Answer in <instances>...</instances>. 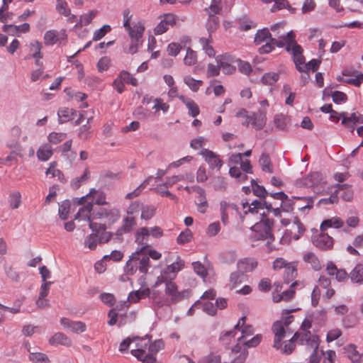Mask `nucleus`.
<instances>
[{
  "label": "nucleus",
  "mask_w": 363,
  "mask_h": 363,
  "mask_svg": "<svg viewBox=\"0 0 363 363\" xmlns=\"http://www.w3.org/2000/svg\"><path fill=\"white\" fill-rule=\"evenodd\" d=\"M237 266L239 270L245 272H252L257 267V261L253 257H245L240 259Z\"/></svg>",
  "instance_id": "4be33fe9"
},
{
  "label": "nucleus",
  "mask_w": 363,
  "mask_h": 363,
  "mask_svg": "<svg viewBox=\"0 0 363 363\" xmlns=\"http://www.w3.org/2000/svg\"><path fill=\"white\" fill-rule=\"evenodd\" d=\"M99 214L101 218H107L112 223L116 221L120 217L119 212L117 209L101 208Z\"/></svg>",
  "instance_id": "a19ab883"
},
{
  "label": "nucleus",
  "mask_w": 363,
  "mask_h": 363,
  "mask_svg": "<svg viewBox=\"0 0 363 363\" xmlns=\"http://www.w3.org/2000/svg\"><path fill=\"white\" fill-rule=\"evenodd\" d=\"M236 253L234 250L225 251L220 255L222 262L228 264L234 263L236 259Z\"/></svg>",
  "instance_id": "4d7b16f0"
},
{
  "label": "nucleus",
  "mask_w": 363,
  "mask_h": 363,
  "mask_svg": "<svg viewBox=\"0 0 363 363\" xmlns=\"http://www.w3.org/2000/svg\"><path fill=\"white\" fill-rule=\"evenodd\" d=\"M287 330L280 321L273 323L272 326V331L274 335L273 347L276 350L281 348V342L286 336Z\"/></svg>",
  "instance_id": "f8f14e48"
},
{
  "label": "nucleus",
  "mask_w": 363,
  "mask_h": 363,
  "mask_svg": "<svg viewBox=\"0 0 363 363\" xmlns=\"http://www.w3.org/2000/svg\"><path fill=\"white\" fill-rule=\"evenodd\" d=\"M262 170L267 173H273V167L270 157L267 153H262L259 160Z\"/></svg>",
  "instance_id": "4c0bfd02"
},
{
  "label": "nucleus",
  "mask_w": 363,
  "mask_h": 363,
  "mask_svg": "<svg viewBox=\"0 0 363 363\" xmlns=\"http://www.w3.org/2000/svg\"><path fill=\"white\" fill-rule=\"evenodd\" d=\"M150 294V290L149 288L133 291L130 292L128 300L131 303H135L139 302L142 298L148 297Z\"/></svg>",
  "instance_id": "c756f323"
},
{
  "label": "nucleus",
  "mask_w": 363,
  "mask_h": 363,
  "mask_svg": "<svg viewBox=\"0 0 363 363\" xmlns=\"http://www.w3.org/2000/svg\"><path fill=\"white\" fill-rule=\"evenodd\" d=\"M251 185L253 194L255 196H258L259 199H266V197L268 196V192L263 186L257 184L255 179L251 180Z\"/></svg>",
  "instance_id": "a18cd8bd"
},
{
  "label": "nucleus",
  "mask_w": 363,
  "mask_h": 363,
  "mask_svg": "<svg viewBox=\"0 0 363 363\" xmlns=\"http://www.w3.org/2000/svg\"><path fill=\"white\" fill-rule=\"evenodd\" d=\"M77 111L72 108L66 107L60 108L57 111L59 123H65L74 119V117L77 115Z\"/></svg>",
  "instance_id": "393cba45"
},
{
  "label": "nucleus",
  "mask_w": 363,
  "mask_h": 363,
  "mask_svg": "<svg viewBox=\"0 0 363 363\" xmlns=\"http://www.w3.org/2000/svg\"><path fill=\"white\" fill-rule=\"evenodd\" d=\"M279 205L283 212L290 213L294 211L295 202L293 201L291 197H289L286 194V198L281 200Z\"/></svg>",
  "instance_id": "6e6d98bb"
},
{
  "label": "nucleus",
  "mask_w": 363,
  "mask_h": 363,
  "mask_svg": "<svg viewBox=\"0 0 363 363\" xmlns=\"http://www.w3.org/2000/svg\"><path fill=\"white\" fill-rule=\"evenodd\" d=\"M204 161L208 164L211 170L220 171L223 165V161L220 155L206 148H203L200 152Z\"/></svg>",
  "instance_id": "423d86ee"
},
{
  "label": "nucleus",
  "mask_w": 363,
  "mask_h": 363,
  "mask_svg": "<svg viewBox=\"0 0 363 363\" xmlns=\"http://www.w3.org/2000/svg\"><path fill=\"white\" fill-rule=\"evenodd\" d=\"M237 65L238 71L243 74L247 76H250L252 72V68L250 62L242 60L241 59H238Z\"/></svg>",
  "instance_id": "603ef678"
},
{
  "label": "nucleus",
  "mask_w": 363,
  "mask_h": 363,
  "mask_svg": "<svg viewBox=\"0 0 363 363\" xmlns=\"http://www.w3.org/2000/svg\"><path fill=\"white\" fill-rule=\"evenodd\" d=\"M245 320H246V317L245 316L241 317L239 319V320L237 323V324L234 326L233 329L228 330V331H225L223 333H221V335L220 336V340L223 344H226L227 345L228 343V342L230 341V340L232 338L235 337V335L237 333V330L240 328V323H242V324H244L245 322Z\"/></svg>",
  "instance_id": "b1692460"
},
{
  "label": "nucleus",
  "mask_w": 363,
  "mask_h": 363,
  "mask_svg": "<svg viewBox=\"0 0 363 363\" xmlns=\"http://www.w3.org/2000/svg\"><path fill=\"white\" fill-rule=\"evenodd\" d=\"M340 116L342 125L351 132L354 130L357 124L363 123V119L357 113L349 114L347 112H342L340 113Z\"/></svg>",
  "instance_id": "ddd939ff"
},
{
  "label": "nucleus",
  "mask_w": 363,
  "mask_h": 363,
  "mask_svg": "<svg viewBox=\"0 0 363 363\" xmlns=\"http://www.w3.org/2000/svg\"><path fill=\"white\" fill-rule=\"evenodd\" d=\"M49 343L50 345H64L70 346L72 344L71 340L62 333H56L50 339Z\"/></svg>",
  "instance_id": "bb28decb"
},
{
  "label": "nucleus",
  "mask_w": 363,
  "mask_h": 363,
  "mask_svg": "<svg viewBox=\"0 0 363 363\" xmlns=\"http://www.w3.org/2000/svg\"><path fill=\"white\" fill-rule=\"evenodd\" d=\"M184 267V262L180 257L177 256L176 261L169 264L164 270V275H167L169 279L172 280L175 278L177 273Z\"/></svg>",
  "instance_id": "dca6fc26"
},
{
  "label": "nucleus",
  "mask_w": 363,
  "mask_h": 363,
  "mask_svg": "<svg viewBox=\"0 0 363 363\" xmlns=\"http://www.w3.org/2000/svg\"><path fill=\"white\" fill-rule=\"evenodd\" d=\"M97 14V11L95 10H91L87 13H84L80 16L79 19L74 25V28H82L83 26H87L94 19V18Z\"/></svg>",
  "instance_id": "e433bc0d"
},
{
  "label": "nucleus",
  "mask_w": 363,
  "mask_h": 363,
  "mask_svg": "<svg viewBox=\"0 0 363 363\" xmlns=\"http://www.w3.org/2000/svg\"><path fill=\"white\" fill-rule=\"evenodd\" d=\"M199 43L202 46L203 50L209 57H213L215 56L216 52L213 46L211 45L212 37L211 38L209 37L208 38H201L199 39Z\"/></svg>",
  "instance_id": "58836bf2"
},
{
  "label": "nucleus",
  "mask_w": 363,
  "mask_h": 363,
  "mask_svg": "<svg viewBox=\"0 0 363 363\" xmlns=\"http://www.w3.org/2000/svg\"><path fill=\"white\" fill-rule=\"evenodd\" d=\"M58 40V32L56 30H48L44 35V43L46 45H53Z\"/></svg>",
  "instance_id": "09e8293b"
},
{
  "label": "nucleus",
  "mask_w": 363,
  "mask_h": 363,
  "mask_svg": "<svg viewBox=\"0 0 363 363\" xmlns=\"http://www.w3.org/2000/svg\"><path fill=\"white\" fill-rule=\"evenodd\" d=\"M67 137L65 133H56L52 132L48 136V140L50 143L57 145L60 142L63 141Z\"/></svg>",
  "instance_id": "052dcab7"
},
{
  "label": "nucleus",
  "mask_w": 363,
  "mask_h": 363,
  "mask_svg": "<svg viewBox=\"0 0 363 363\" xmlns=\"http://www.w3.org/2000/svg\"><path fill=\"white\" fill-rule=\"evenodd\" d=\"M238 21L240 24L239 29L241 31H247L256 27V24L250 21L247 16H243Z\"/></svg>",
  "instance_id": "5fc2aeb1"
},
{
  "label": "nucleus",
  "mask_w": 363,
  "mask_h": 363,
  "mask_svg": "<svg viewBox=\"0 0 363 363\" xmlns=\"http://www.w3.org/2000/svg\"><path fill=\"white\" fill-rule=\"evenodd\" d=\"M156 208L153 206H143L141 204V216L143 220H148L155 215Z\"/></svg>",
  "instance_id": "864d4df0"
},
{
  "label": "nucleus",
  "mask_w": 363,
  "mask_h": 363,
  "mask_svg": "<svg viewBox=\"0 0 363 363\" xmlns=\"http://www.w3.org/2000/svg\"><path fill=\"white\" fill-rule=\"evenodd\" d=\"M164 347V343L162 339L156 340L153 342H149L147 346L148 352L152 354L157 353Z\"/></svg>",
  "instance_id": "774afa93"
},
{
  "label": "nucleus",
  "mask_w": 363,
  "mask_h": 363,
  "mask_svg": "<svg viewBox=\"0 0 363 363\" xmlns=\"http://www.w3.org/2000/svg\"><path fill=\"white\" fill-rule=\"evenodd\" d=\"M9 205L11 208H18L21 203V194L19 191H15L9 195Z\"/></svg>",
  "instance_id": "bf43d9fd"
},
{
  "label": "nucleus",
  "mask_w": 363,
  "mask_h": 363,
  "mask_svg": "<svg viewBox=\"0 0 363 363\" xmlns=\"http://www.w3.org/2000/svg\"><path fill=\"white\" fill-rule=\"evenodd\" d=\"M213 188L216 191L224 192L228 187V182L225 177L221 176L216 177L212 180Z\"/></svg>",
  "instance_id": "79ce46f5"
},
{
  "label": "nucleus",
  "mask_w": 363,
  "mask_h": 363,
  "mask_svg": "<svg viewBox=\"0 0 363 363\" xmlns=\"http://www.w3.org/2000/svg\"><path fill=\"white\" fill-rule=\"evenodd\" d=\"M145 25L142 21H138L133 26L129 27L126 29L130 36V38H142L144 31Z\"/></svg>",
  "instance_id": "c85d7f7f"
},
{
  "label": "nucleus",
  "mask_w": 363,
  "mask_h": 363,
  "mask_svg": "<svg viewBox=\"0 0 363 363\" xmlns=\"http://www.w3.org/2000/svg\"><path fill=\"white\" fill-rule=\"evenodd\" d=\"M303 260L311 264L315 271H319L322 266L318 257L313 252H307L303 257Z\"/></svg>",
  "instance_id": "473e14b6"
},
{
  "label": "nucleus",
  "mask_w": 363,
  "mask_h": 363,
  "mask_svg": "<svg viewBox=\"0 0 363 363\" xmlns=\"http://www.w3.org/2000/svg\"><path fill=\"white\" fill-rule=\"evenodd\" d=\"M60 324L66 329L70 330L75 333H81L86 330V327L84 323L82 321H74L67 318L60 319Z\"/></svg>",
  "instance_id": "2eb2a0df"
},
{
  "label": "nucleus",
  "mask_w": 363,
  "mask_h": 363,
  "mask_svg": "<svg viewBox=\"0 0 363 363\" xmlns=\"http://www.w3.org/2000/svg\"><path fill=\"white\" fill-rule=\"evenodd\" d=\"M30 30V25L28 23H23L21 25L16 26L13 24H5L3 26V31L9 35L19 36L21 33H26Z\"/></svg>",
  "instance_id": "a211bd4d"
},
{
  "label": "nucleus",
  "mask_w": 363,
  "mask_h": 363,
  "mask_svg": "<svg viewBox=\"0 0 363 363\" xmlns=\"http://www.w3.org/2000/svg\"><path fill=\"white\" fill-rule=\"evenodd\" d=\"M193 234L190 229L186 228L182 231L177 238V242L179 245H184L191 241Z\"/></svg>",
  "instance_id": "3c124183"
},
{
  "label": "nucleus",
  "mask_w": 363,
  "mask_h": 363,
  "mask_svg": "<svg viewBox=\"0 0 363 363\" xmlns=\"http://www.w3.org/2000/svg\"><path fill=\"white\" fill-rule=\"evenodd\" d=\"M139 252H134L130 256L129 259L127 261L125 267L124 271L126 274L133 275L134 274L137 270H139L138 267V261L139 260Z\"/></svg>",
  "instance_id": "aec40b11"
},
{
  "label": "nucleus",
  "mask_w": 363,
  "mask_h": 363,
  "mask_svg": "<svg viewBox=\"0 0 363 363\" xmlns=\"http://www.w3.org/2000/svg\"><path fill=\"white\" fill-rule=\"evenodd\" d=\"M179 99L186 106L188 109V113L190 116L196 118L199 115V107L193 99L184 95L179 96Z\"/></svg>",
  "instance_id": "412c9836"
},
{
  "label": "nucleus",
  "mask_w": 363,
  "mask_h": 363,
  "mask_svg": "<svg viewBox=\"0 0 363 363\" xmlns=\"http://www.w3.org/2000/svg\"><path fill=\"white\" fill-rule=\"evenodd\" d=\"M37 157L40 161H48L53 155L52 146L49 143L41 145L37 150Z\"/></svg>",
  "instance_id": "cd10ccee"
},
{
  "label": "nucleus",
  "mask_w": 363,
  "mask_h": 363,
  "mask_svg": "<svg viewBox=\"0 0 363 363\" xmlns=\"http://www.w3.org/2000/svg\"><path fill=\"white\" fill-rule=\"evenodd\" d=\"M292 43V47H290V43H289L285 49L292 55L296 69L299 72H303L306 71V69L303 68V65L306 64L305 57L303 55V50L302 47L296 43V40H294Z\"/></svg>",
  "instance_id": "f03ea898"
},
{
  "label": "nucleus",
  "mask_w": 363,
  "mask_h": 363,
  "mask_svg": "<svg viewBox=\"0 0 363 363\" xmlns=\"http://www.w3.org/2000/svg\"><path fill=\"white\" fill-rule=\"evenodd\" d=\"M184 82L194 92H196L203 84V82L201 80H196L191 76L185 77L184 78Z\"/></svg>",
  "instance_id": "8fccbe9b"
},
{
  "label": "nucleus",
  "mask_w": 363,
  "mask_h": 363,
  "mask_svg": "<svg viewBox=\"0 0 363 363\" xmlns=\"http://www.w3.org/2000/svg\"><path fill=\"white\" fill-rule=\"evenodd\" d=\"M312 242L321 251L330 250L334 245L333 238L325 233H320L317 235L313 236Z\"/></svg>",
  "instance_id": "1a4fd4ad"
},
{
  "label": "nucleus",
  "mask_w": 363,
  "mask_h": 363,
  "mask_svg": "<svg viewBox=\"0 0 363 363\" xmlns=\"http://www.w3.org/2000/svg\"><path fill=\"white\" fill-rule=\"evenodd\" d=\"M271 38L272 34L270 33L269 29L264 28L257 31L254 38V43L255 45H258L263 43L264 42L270 40Z\"/></svg>",
  "instance_id": "72a5a7b5"
},
{
  "label": "nucleus",
  "mask_w": 363,
  "mask_h": 363,
  "mask_svg": "<svg viewBox=\"0 0 363 363\" xmlns=\"http://www.w3.org/2000/svg\"><path fill=\"white\" fill-rule=\"evenodd\" d=\"M90 177V172L89 169L86 167L84 169V174L80 176L75 177L70 182V186L74 189H78L83 184L86 183Z\"/></svg>",
  "instance_id": "f704fd0d"
},
{
  "label": "nucleus",
  "mask_w": 363,
  "mask_h": 363,
  "mask_svg": "<svg viewBox=\"0 0 363 363\" xmlns=\"http://www.w3.org/2000/svg\"><path fill=\"white\" fill-rule=\"evenodd\" d=\"M118 75L122 80H123L124 83L131 84L134 86H137L138 85V79L133 77L128 71L122 70Z\"/></svg>",
  "instance_id": "680f3d73"
},
{
  "label": "nucleus",
  "mask_w": 363,
  "mask_h": 363,
  "mask_svg": "<svg viewBox=\"0 0 363 363\" xmlns=\"http://www.w3.org/2000/svg\"><path fill=\"white\" fill-rule=\"evenodd\" d=\"M150 236L149 228L142 227L137 230L135 234V242L138 245V247L135 252H139V254L147 251L149 247L147 243V238Z\"/></svg>",
  "instance_id": "9b49d317"
},
{
  "label": "nucleus",
  "mask_w": 363,
  "mask_h": 363,
  "mask_svg": "<svg viewBox=\"0 0 363 363\" xmlns=\"http://www.w3.org/2000/svg\"><path fill=\"white\" fill-rule=\"evenodd\" d=\"M138 267L140 272L146 274L150 267V259L147 254V251L143 252L139 255Z\"/></svg>",
  "instance_id": "37998d69"
},
{
  "label": "nucleus",
  "mask_w": 363,
  "mask_h": 363,
  "mask_svg": "<svg viewBox=\"0 0 363 363\" xmlns=\"http://www.w3.org/2000/svg\"><path fill=\"white\" fill-rule=\"evenodd\" d=\"M70 208V203L68 200L62 201L59 205L58 215L62 220H66L68 217Z\"/></svg>",
  "instance_id": "13d9d810"
},
{
  "label": "nucleus",
  "mask_w": 363,
  "mask_h": 363,
  "mask_svg": "<svg viewBox=\"0 0 363 363\" xmlns=\"http://www.w3.org/2000/svg\"><path fill=\"white\" fill-rule=\"evenodd\" d=\"M300 336L301 333H299L298 332H296L294 334L293 337L289 340L286 341L284 342V347L281 346V348L280 349L281 350V352L286 354H291L296 347L295 342H300Z\"/></svg>",
  "instance_id": "2f4dec72"
},
{
  "label": "nucleus",
  "mask_w": 363,
  "mask_h": 363,
  "mask_svg": "<svg viewBox=\"0 0 363 363\" xmlns=\"http://www.w3.org/2000/svg\"><path fill=\"white\" fill-rule=\"evenodd\" d=\"M130 353L143 363H155L157 361L154 354L149 352H147L141 349L132 350Z\"/></svg>",
  "instance_id": "5701e85b"
},
{
  "label": "nucleus",
  "mask_w": 363,
  "mask_h": 363,
  "mask_svg": "<svg viewBox=\"0 0 363 363\" xmlns=\"http://www.w3.org/2000/svg\"><path fill=\"white\" fill-rule=\"evenodd\" d=\"M284 269L283 279L284 283L286 284L291 283V286H295L296 284V281L294 280L297 276L296 265L294 263H291L290 264L286 266L285 269Z\"/></svg>",
  "instance_id": "6ab92c4d"
},
{
  "label": "nucleus",
  "mask_w": 363,
  "mask_h": 363,
  "mask_svg": "<svg viewBox=\"0 0 363 363\" xmlns=\"http://www.w3.org/2000/svg\"><path fill=\"white\" fill-rule=\"evenodd\" d=\"M262 335L257 334L249 340H242L240 354L235 357L232 363H243L247 355V348L257 347L262 341Z\"/></svg>",
  "instance_id": "6e6552de"
},
{
  "label": "nucleus",
  "mask_w": 363,
  "mask_h": 363,
  "mask_svg": "<svg viewBox=\"0 0 363 363\" xmlns=\"http://www.w3.org/2000/svg\"><path fill=\"white\" fill-rule=\"evenodd\" d=\"M111 30V27L109 25H104L99 29L94 31L92 37L94 41H98L105 36L106 33Z\"/></svg>",
  "instance_id": "e2e57ef3"
},
{
  "label": "nucleus",
  "mask_w": 363,
  "mask_h": 363,
  "mask_svg": "<svg viewBox=\"0 0 363 363\" xmlns=\"http://www.w3.org/2000/svg\"><path fill=\"white\" fill-rule=\"evenodd\" d=\"M29 359L35 363H40L43 362L50 363L48 357L45 354L41 352H30Z\"/></svg>",
  "instance_id": "0e129e2a"
},
{
  "label": "nucleus",
  "mask_w": 363,
  "mask_h": 363,
  "mask_svg": "<svg viewBox=\"0 0 363 363\" xmlns=\"http://www.w3.org/2000/svg\"><path fill=\"white\" fill-rule=\"evenodd\" d=\"M238 330L241 332V336L238 338V343L233 348V352L235 353H239L241 351L240 344L242 340H245L247 337L252 335L254 333L253 327L251 325H246L245 323L244 324L241 323Z\"/></svg>",
  "instance_id": "f3484780"
},
{
  "label": "nucleus",
  "mask_w": 363,
  "mask_h": 363,
  "mask_svg": "<svg viewBox=\"0 0 363 363\" xmlns=\"http://www.w3.org/2000/svg\"><path fill=\"white\" fill-rule=\"evenodd\" d=\"M318 337L312 335L310 331L306 332L300 340V344H306L313 350L310 355V363H319L320 362V357L318 354Z\"/></svg>",
  "instance_id": "39448f33"
},
{
  "label": "nucleus",
  "mask_w": 363,
  "mask_h": 363,
  "mask_svg": "<svg viewBox=\"0 0 363 363\" xmlns=\"http://www.w3.org/2000/svg\"><path fill=\"white\" fill-rule=\"evenodd\" d=\"M279 72H267L262 77L261 83L264 85L272 86L279 80Z\"/></svg>",
  "instance_id": "ea45409f"
},
{
  "label": "nucleus",
  "mask_w": 363,
  "mask_h": 363,
  "mask_svg": "<svg viewBox=\"0 0 363 363\" xmlns=\"http://www.w3.org/2000/svg\"><path fill=\"white\" fill-rule=\"evenodd\" d=\"M92 117L87 119L86 123L82 125L78 130V137L84 140H87L91 136V125H89L90 121L92 120Z\"/></svg>",
  "instance_id": "c03bdc74"
},
{
  "label": "nucleus",
  "mask_w": 363,
  "mask_h": 363,
  "mask_svg": "<svg viewBox=\"0 0 363 363\" xmlns=\"http://www.w3.org/2000/svg\"><path fill=\"white\" fill-rule=\"evenodd\" d=\"M219 18L216 16V15L210 14L206 23V27L210 38L212 36V33H213L219 27Z\"/></svg>",
  "instance_id": "c9c22d12"
},
{
  "label": "nucleus",
  "mask_w": 363,
  "mask_h": 363,
  "mask_svg": "<svg viewBox=\"0 0 363 363\" xmlns=\"http://www.w3.org/2000/svg\"><path fill=\"white\" fill-rule=\"evenodd\" d=\"M164 291L166 295L170 296L171 302L173 303L180 302L184 298H187L191 295L190 289H184L179 291L177 285L172 281H166Z\"/></svg>",
  "instance_id": "20e7f679"
},
{
  "label": "nucleus",
  "mask_w": 363,
  "mask_h": 363,
  "mask_svg": "<svg viewBox=\"0 0 363 363\" xmlns=\"http://www.w3.org/2000/svg\"><path fill=\"white\" fill-rule=\"evenodd\" d=\"M274 123L279 130H285L288 126V119L284 114H276L274 117Z\"/></svg>",
  "instance_id": "de8ad7c7"
},
{
  "label": "nucleus",
  "mask_w": 363,
  "mask_h": 363,
  "mask_svg": "<svg viewBox=\"0 0 363 363\" xmlns=\"http://www.w3.org/2000/svg\"><path fill=\"white\" fill-rule=\"evenodd\" d=\"M267 122V116L264 111L252 112L249 116H246V120L242 125H252L256 130H262Z\"/></svg>",
  "instance_id": "0eeeda50"
},
{
  "label": "nucleus",
  "mask_w": 363,
  "mask_h": 363,
  "mask_svg": "<svg viewBox=\"0 0 363 363\" xmlns=\"http://www.w3.org/2000/svg\"><path fill=\"white\" fill-rule=\"evenodd\" d=\"M260 220L250 228L252 234L250 236V239L252 242L267 240L266 246L269 251L271 252L275 249L272 244L274 240V236L272 233L274 220L269 219L265 212L260 213Z\"/></svg>",
  "instance_id": "f257e3e1"
},
{
  "label": "nucleus",
  "mask_w": 363,
  "mask_h": 363,
  "mask_svg": "<svg viewBox=\"0 0 363 363\" xmlns=\"http://www.w3.org/2000/svg\"><path fill=\"white\" fill-rule=\"evenodd\" d=\"M197 61V55L195 51L189 48L186 50V56L184 59V62L188 66L194 65Z\"/></svg>",
  "instance_id": "338daca9"
},
{
  "label": "nucleus",
  "mask_w": 363,
  "mask_h": 363,
  "mask_svg": "<svg viewBox=\"0 0 363 363\" xmlns=\"http://www.w3.org/2000/svg\"><path fill=\"white\" fill-rule=\"evenodd\" d=\"M151 340V335H146L143 337H140L138 336L133 337V342L137 341L136 342V348L135 350L141 349L142 350H145L147 352V346Z\"/></svg>",
  "instance_id": "49530a36"
},
{
  "label": "nucleus",
  "mask_w": 363,
  "mask_h": 363,
  "mask_svg": "<svg viewBox=\"0 0 363 363\" xmlns=\"http://www.w3.org/2000/svg\"><path fill=\"white\" fill-rule=\"evenodd\" d=\"M161 18L160 22L154 28L155 35L164 33L170 27H173L176 23V17L172 13H165Z\"/></svg>",
  "instance_id": "9d476101"
},
{
  "label": "nucleus",
  "mask_w": 363,
  "mask_h": 363,
  "mask_svg": "<svg viewBox=\"0 0 363 363\" xmlns=\"http://www.w3.org/2000/svg\"><path fill=\"white\" fill-rule=\"evenodd\" d=\"M164 291L166 295L170 296L171 302L173 303L180 302L184 298H187L191 295L190 289H184L179 291L177 285L172 281H166Z\"/></svg>",
  "instance_id": "7ed1b4c3"
},
{
  "label": "nucleus",
  "mask_w": 363,
  "mask_h": 363,
  "mask_svg": "<svg viewBox=\"0 0 363 363\" xmlns=\"http://www.w3.org/2000/svg\"><path fill=\"white\" fill-rule=\"evenodd\" d=\"M217 65H215L212 63H209L207 67V77H216L220 74V59L219 57L216 58Z\"/></svg>",
  "instance_id": "69168bd1"
},
{
  "label": "nucleus",
  "mask_w": 363,
  "mask_h": 363,
  "mask_svg": "<svg viewBox=\"0 0 363 363\" xmlns=\"http://www.w3.org/2000/svg\"><path fill=\"white\" fill-rule=\"evenodd\" d=\"M136 225V220L134 217L126 216L123 219L122 225L116 230V238L121 241L123 240V235L132 232Z\"/></svg>",
  "instance_id": "4468645a"
},
{
  "label": "nucleus",
  "mask_w": 363,
  "mask_h": 363,
  "mask_svg": "<svg viewBox=\"0 0 363 363\" xmlns=\"http://www.w3.org/2000/svg\"><path fill=\"white\" fill-rule=\"evenodd\" d=\"M57 162H52L49 164V167L45 171V174L49 175L50 174L52 177H57L58 181L60 182L62 184L66 183L67 179L63 174V172L56 169Z\"/></svg>",
  "instance_id": "7c9ffc66"
},
{
  "label": "nucleus",
  "mask_w": 363,
  "mask_h": 363,
  "mask_svg": "<svg viewBox=\"0 0 363 363\" xmlns=\"http://www.w3.org/2000/svg\"><path fill=\"white\" fill-rule=\"evenodd\" d=\"M350 279L353 284H363V263H358L350 273Z\"/></svg>",
  "instance_id": "a878e982"
}]
</instances>
